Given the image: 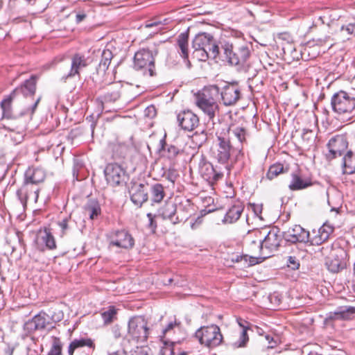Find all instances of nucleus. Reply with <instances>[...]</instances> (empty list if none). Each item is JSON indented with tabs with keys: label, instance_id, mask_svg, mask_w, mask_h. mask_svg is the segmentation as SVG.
<instances>
[{
	"label": "nucleus",
	"instance_id": "1",
	"mask_svg": "<svg viewBox=\"0 0 355 355\" xmlns=\"http://www.w3.org/2000/svg\"><path fill=\"white\" fill-rule=\"evenodd\" d=\"M159 44L149 43L140 48L133 58V69L140 71L144 76L153 77L157 75L155 57L159 53Z\"/></svg>",
	"mask_w": 355,
	"mask_h": 355
},
{
	"label": "nucleus",
	"instance_id": "2",
	"mask_svg": "<svg viewBox=\"0 0 355 355\" xmlns=\"http://www.w3.org/2000/svg\"><path fill=\"white\" fill-rule=\"evenodd\" d=\"M193 55L199 61L205 62L209 58L216 59L220 57V44H218L212 35L207 33H199L193 40Z\"/></svg>",
	"mask_w": 355,
	"mask_h": 355
},
{
	"label": "nucleus",
	"instance_id": "3",
	"mask_svg": "<svg viewBox=\"0 0 355 355\" xmlns=\"http://www.w3.org/2000/svg\"><path fill=\"white\" fill-rule=\"evenodd\" d=\"M220 44L219 58L227 61L231 65L243 66L251 55L250 45L248 44L234 46L227 41L220 42Z\"/></svg>",
	"mask_w": 355,
	"mask_h": 355
},
{
	"label": "nucleus",
	"instance_id": "4",
	"mask_svg": "<svg viewBox=\"0 0 355 355\" xmlns=\"http://www.w3.org/2000/svg\"><path fill=\"white\" fill-rule=\"evenodd\" d=\"M331 105L334 112L347 121H355V97L340 90L331 98Z\"/></svg>",
	"mask_w": 355,
	"mask_h": 355
},
{
	"label": "nucleus",
	"instance_id": "5",
	"mask_svg": "<svg viewBox=\"0 0 355 355\" xmlns=\"http://www.w3.org/2000/svg\"><path fill=\"white\" fill-rule=\"evenodd\" d=\"M212 90L219 93L220 87L216 85H210L209 89H203L196 97V105L211 120L214 119L216 113L219 112V105L210 94Z\"/></svg>",
	"mask_w": 355,
	"mask_h": 355
},
{
	"label": "nucleus",
	"instance_id": "6",
	"mask_svg": "<svg viewBox=\"0 0 355 355\" xmlns=\"http://www.w3.org/2000/svg\"><path fill=\"white\" fill-rule=\"evenodd\" d=\"M150 334L148 321L142 315H136L129 319L126 337L137 343L147 341Z\"/></svg>",
	"mask_w": 355,
	"mask_h": 355
},
{
	"label": "nucleus",
	"instance_id": "7",
	"mask_svg": "<svg viewBox=\"0 0 355 355\" xmlns=\"http://www.w3.org/2000/svg\"><path fill=\"white\" fill-rule=\"evenodd\" d=\"M195 337L201 345L209 348H214L220 345L223 338L220 329L216 324L200 327L196 331Z\"/></svg>",
	"mask_w": 355,
	"mask_h": 355
},
{
	"label": "nucleus",
	"instance_id": "8",
	"mask_svg": "<svg viewBox=\"0 0 355 355\" xmlns=\"http://www.w3.org/2000/svg\"><path fill=\"white\" fill-rule=\"evenodd\" d=\"M229 131L230 128L225 125V127L222 129V132H216L217 144L213 150V155L218 162L222 164H226L230 158L232 147L229 137H227V133H229Z\"/></svg>",
	"mask_w": 355,
	"mask_h": 355
},
{
	"label": "nucleus",
	"instance_id": "9",
	"mask_svg": "<svg viewBox=\"0 0 355 355\" xmlns=\"http://www.w3.org/2000/svg\"><path fill=\"white\" fill-rule=\"evenodd\" d=\"M110 245L120 248L131 249L135 245V239L130 233L125 230H112L107 234Z\"/></svg>",
	"mask_w": 355,
	"mask_h": 355
},
{
	"label": "nucleus",
	"instance_id": "10",
	"mask_svg": "<svg viewBox=\"0 0 355 355\" xmlns=\"http://www.w3.org/2000/svg\"><path fill=\"white\" fill-rule=\"evenodd\" d=\"M348 145L346 134L336 135L332 137L327 144L329 149V152L326 155L327 159L331 160L341 156L347 150Z\"/></svg>",
	"mask_w": 355,
	"mask_h": 355
},
{
	"label": "nucleus",
	"instance_id": "11",
	"mask_svg": "<svg viewBox=\"0 0 355 355\" xmlns=\"http://www.w3.org/2000/svg\"><path fill=\"white\" fill-rule=\"evenodd\" d=\"M104 173L107 182L112 187L125 183L126 172L117 164H107L104 170Z\"/></svg>",
	"mask_w": 355,
	"mask_h": 355
},
{
	"label": "nucleus",
	"instance_id": "12",
	"mask_svg": "<svg viewBox=\"0 0 355 355\" xmlns=\"http://www.w3.org/2000/svg\"><path fill=\"white\" fill-rule=\"evenodd\" d=\"M219 92L225 106L234 105L241 97V89L236 83H225Z\"/></svg>",
	"mask_w": 355,
	"mask_h": 355
},
{
	"label": "nucleus",
	"instance_id": "13",
	"mask_svg": "<svg viewBox=\"0 0 355 355\" xmlns=\"http://www.w3.org/2000/svg\"><path fill=\"white\" fill-rule=\"evenodd\" d=\"M37 248L40 251L54 250L57 248L55 239L50 228H40L35 239Z\"/></svg>",
	"mask_w": 355,
	"mask_h": 355
},
{
	"label": "nucleus",
	"instance_id": "14",
	"mask_svg": "<svg viewBox=\"0 0 355 355\" xmlns=\"http://www.w3.org/2000/svg\"><path fill=\"white\" fill-rule=\"evenodd\" d=\"M199 172L201 176L209 184H214L223 177V173L214 166L202 156L199 162Z\"/></svg>",
	"mask_w": 355,
	"mask_h": 355
},
{
	"label": "nucleus",
	"instance_id": "15",
	"mask_svg": "<svg viewBox=\"0 0 355 355\" xmlns=\"http://www.w3.org/2000/svg\"><path fill=\"white\" fill-rule=\"evenodd\" d=\"M283 239L289 243H311L310 233L300 225H295L282 232Z\"/></svg>",
	"mask_w": 355,
	"mask_h": 355
},
{
	"label": "nucleus",
	"instance_id": "16",
	"mask_svg": "<svg viewBox=\"0 0 355 355\" xmlns=\"http://www.w3.org/2000/svg\"><path fill=\"white\" fill-rule=\"evenodd\" d=\"M178 125L184 131H193L199 125V117L190 110L181 111L177 115Z\"/></svg>",
	"mask_w": 355,
	"mask_h": 355
},
{
	"label": "nucleus",
	"instance_id": "17",
	"mask_svg": "<svg viewBox=\"0 0 355 355\" xmlns=\"http://www.w3.org/2000/svg\"><path fill=\"white\" fill-rule=\"evenodd\" d=\"M129 193L132 203L141 207L148 200V184L134 182L129 189Z\"/></svg>",
	"mask_w": 355,
	"mask_h": 355
},
{
	"label": "nucleus",
	"instance_id": "18",
	"mask_svg": "<svg viewBox=\"0 0 355 355\" xmlns=\"http://www.w3.org/2000/svg\"><path fill=\"white\" fill-rule=\"evenodd\" d=\"M39 191V186L24 180L21 187L17 191V196L23 206H25L30 198L37 202Z\"/></svg>",
	"mask_w": 355,
	"mask_h": 355
},
{
	"label": "nucleus",
	"instance_id": "19",
	"mask_svg": "<svg viewBox=\"0 0 355 355\" xmlns=\"http://www.w3.org/2000/svg\"><path fill=\"white\" fill-rule=\"evenodd\" d=\"M178 207L175 203L166 202L158 210V215L164 220H169L173 225H176L187 219V214L180 216L177 214Z\"/></svg>",
	"mask_w": 355,
	"mask_h": 355
},
{
	"label": "nucleus",
	"instance_id": "20",
	"mask_svg": "<svg viewBox=\"0 0 355 355\" xmlns=\"http://www.w3.org/2000/svg\"><path fill=\"white\" fill-rule=\"evenodd\" d=\"M177 327L180 329L181 327V322L178 321L175 318L173 321H171L162 330V336H161V340L164 344V347L160 349L159 355H173V342L166 339V335L174 333V329Z\"/></svg>",
	"mask_w": 355,
	"mask_h": 355
},
{
	"label": "nucleus",
	"instance_id": "21",
	"mask_svg": "<svg viewBox=\"0 0 355 355\" xmlns=\"http://www.w3.org/2000/svg\"><path fill=\"white\" fill-rule=\"evenodd\" d=\"M87 66V60L85 55L76 53L71 57V68L69 71L61 77V80L66 83L67 80L73 78L76 76H80L82 69Z\"/></svg>",
	"mask_w": 355,
	"mask_h": 355
},
{
	"label": "nucleus",
	"instance_id": "22",
	"mask_svg": "<svg viewBox=\"0 0 355 355\" xmlns=\"http://www.w3.org/2000/svg\"><path fill=\"white\" fill-rule=\"evenodd\" d=\"M279 233V230L274 229L270 230L263 240L259 241L261 249L265 248L270 252L277 250L280 246L283 238L282 232Z\"/></svg>",
	"mask_w": 355,
	"mask_h": 355
},
{
	"label": "nucleus",
	"instance_id": "23",
	"mask_svg": "<svg viewBox=\"0 0 355 355\" xmlns=\"http://www.w3.org/2000/svg\"><path fill=\"white\" fill-rule=\"evenodd\" d=\"M96 345L94 340L91 338L85 336H80L74 338L69 345L67 352L69 355H74V352L82 348H87L88 353L93 352ZM89 355V354H87Z\"/></svg>",
	"mask_w": 355,
	"mask_h": 355
},
{
	"label": "nucleus",
	"instance_id": "24",
	"mask_svg": "<svg viewBox=\"0 0 355 355\" xmlns=\"http://www.w3.org/2000/svg\"><path fill=\"white\" fill-rule=\"evenodd\" d=\"M158 152L162 157L173 160L178 155L183 153V150L173 144H168L166 141V135L159 140Z\"/></svg>",
	"mask_w": 355,
	"mask_h": 355
},
{
	"label": "nucleus",
	"instance_id": "25",
	"mask_svg": "<svg viewBox=\"0 0 355 355\" xmlns=\"http://www.w3.org/2000/svg\"><path fill=\"white\" fill-rule=\"evenodd\" d=\"M166 196L165 187L161 183L150 185L148 189V199L151 205L160 204Z\"/></svg>",
	"mask_w": 355,
	"mask_h": 355
},
{
	"label": "nucleus",
	"instance_id": "26",
	"mask_svg": "<svg viewBox=\"0 0 355 355\" xmlns=\"http://www.w3.org/2000/svg\"><path fill=\"white\" fill-rule=\"evenodd\" d=\"M334 231V227L327 223H324L318 230L317 234L311 239V244L320 245L326 242Z\"/></svg>",
	"mask_w": 355,
	"mask_h": 355
},
{
	"label": "nucleus",
	"instance_id": "27",
	"mask_svg": "<svg viewBox=\"0 0 355 355\" xmlns=\"http://www.w3.org/2000/svg\"><path fill=\"white\" fill-rule=\"evenodd\" d=\"M313 184L310 178H302L298 171L292 173L291 180L288 188L291 191H298L306 189Z\"/></svg>",
	"mask_w": 355,
	"mask_h": 355
},
{
	"label": "nucleus",
	"instance_id": "28",
	"mask_svg": "<svg viewBox=\"0 0 355 355\" xmlns=\"http://www.w3.org/2000/svg\"><path fill=\"white\" fill-rule=\"evenodd\" d=\"M36 91V79L32 76L29 79L25 80L19 87L15 88L12 92L17 96L19 94H23L25 97L32 96Z\"/></svg>",
	"mask_w": 355,
	"mask_h": 355
},
{
	"label": "nucleus",
	"instance_id": "29",
	"mask_svg": "<svg viewBox=\"0 0 355 355\" xmlns=\"http://www.w3.org/2000/svg\"><path fill=\"white\" fill-rule=\"evenodd\" d=\"M45 178V171L41 168L29 167L24 174V180L37 186L44 180Z\"/></svg>",
	"mask_w": 355,
	"mask_h": 355
},
{
	"label": "nucleus",
	"instance_id": "30",
	"mask_svg": "<svg viewBox=\"0 0 355 355\" xmlns=\"http://www.w3.org/2000/svg\"><path fill=\"white\" fill-rule=\"evenodd\" d=\"M189 34L186 32L180 33L177 38V44L180 49V55L187 63L188 68H190L191 64L189 60V49H188Z\"/></svg>",
	"mask_w": 355,
	"mask_h": 355
},
{
	"label": "nucleus",
	"instance_id": "31",
	"mask_svg": "<svg viewBox=\"0 0 355 355\" xmlns=\"http://www.w3.org/2000/svg\"><path fill=\"white\" fill-rule=\"evenodd\" d=\"M244 207L241 202H237L229 208L223 219V223L232 224L236 222L243 211Z\"/></svg>",
	"mask_w": 355,
	"mask_h": 355
},
{
	"label": "nucleus",
	"instance_id": "32",
	"mask_svg": "<svg viewBox=\"0 0 355 355\" xmlns=\"http://www.w3.org/2000/svg\"><path fill=\"white\" fill-rule=\"evenodd\" d=\"M343 173L352 175L355 173V153L348 150L343 158Z\"/></svg>",
	"mask_w": 355,
	"mask_h": 355
},
{
	"label": "nucleus",
	"instance_id": "33",
	"mask_svg": "<svg viewBox=\"0 0 355 355\" xmlns=\"http://www.w3.org/2000/svg\"><path fill=\"white\" fill-rule=\"evenodd\" d=\"M355 313V307L351 306H339L334 313H330L331 319L348 320Z\"/></svg>",
	"mask_w": 355,
	"mask_h": 355
},
{
	"label": "nucleus",
	"instance_id": "34",
	"mask_svg": "<svg viewBox=\"0 0 355 355\" xmlns=\"http://www.w3.org/2000/svg\"><path fill=\"white\" fill-rule=\"evenodd\" d=\"M113 53L110 49H104L101 53V60L96 68L99 74H105L113 58Z\"/></svg>",
	"mask_w": 355,
	"mask_h": 355
},
{
	"label": "nucleus",
	"instance_id": "35",
	"mask_svg": "<svg viewBox=\"0 0 355 355\" xmlns=\"http://www.w3.org/2000/svg\"><path fill=\"white\" fill-rule=\"evenodd\" d=\"M85 210L92 220L96 218L101 213L100 204L95 199H90L87 201L85 206Z\"/></svg>",
	"mask_w": 355,
	"mask_h": 355
},
{
	"label": "nucleus",
	"instance_id": "36",
	"mask_svg": "<svg viewBox=\"0 0 355 355\" xmlns=\"http://www.w3.org/2000/svg\"><path fill=\"white\" fill-rule=\"evenodd\" d=\"M121 97L119 90L115 89L107 92L103 96L98 97L96 99V102L100 105V110L102 112L104 109L103 103L105 102H115Z\"/></svg>",
	"mask_w": 355,
	"mask_h": 355
},
{
	"label": "nucleus",
	"instance_id": "37",
	"mask_svg": "<svg viewBox=\"0 0 355 355\" xmlns=\"http://www.w3.org/2000/svg\"><path fill=\"white\" fill-rule=\"evenodd\" d=\"M118 309L114 306H109L101 313L105 324H109L117 319Z\"/></svg>",
	"mask_w": 355,
	"mask_h": 355
},
{
	"label": "nucleus",
	"instance_id": "38",
	"mask_svg": "<svg viewBox=\"0 0 355 355\" xmlns=\"http://www.w3.org/2000/svg\"><path fill=\"white\" fill-rule=\"evenodd\" d=\"M16 95L12 92L9 96L1 102L3 116L7 119L12 117V101Z\"/></svg>",
	"mask_w": 355,
	"mask_h": 355
},
{
	"label": "nucleus",
	"instance_id": "39",
	"mask_svg": "<svg viewBox=\"0 0 355 355\" xmlns=\"http://www.w3.org/2000/svg\"><path fill=\"white\" fill-rule=\"evenodd\" d=\"M288 168H284L282 163L277 162L271 165L266 175V178L272 180L277 178L279 174L287 172Z\"/></svg>",
	"mask_w": 355,
	"mask_h": 355
},
{
	"label": "nucleus",
	"instance_id": "40",
	"mask_svg": "<svg viewBox=\"0 0 355 355\" xmlns=\"http://www.w3.org/2000/svg\"><path fill=\"white\" fill-rule=\"evenodd\" d=\"M51 339V347L47 355H63V343H62L60 338L56 336H52Z\"/></svg>",
	"mask_w": 355,
	"mask_h": 355
},
{
	"label": "nucleus",
	"instance_id": "41",
	"mask_svg": "<svg viewBox=\"0 0 355 355\" xmlns=\"http://www.w3.org/2000/svg\"><path fill=\"white\" fill-rule=\"evenodd\" d=\"M239 325L242 327V330L240 333L239 340L235 342L233 345L235 347H244L249 340L248 330L249 327H244L241 323L239 322Z\"/></svg>",
	"mask_w": 355,
	"mask_h": 355
},
{
	"label": "nucleus",
	"instance_id": "42",
	"mask_svg": "<svg viewBox=\"0 0 355 355\" xmlns=\"http://www.w3.org/2000/svg\"><path fill=\"white\" fill-rule=\"evenodd\" d=\"M46 316L47 315L46 313L41 311L33 318V322L35 323V325L39 330L44 329L47 324H49Z\"/></svg>",
	"mask_w": 355,
	"mask_h": 355
},
{
	"label": "nucleus",
	"instance_id": "43",
	"mask_svg": "<svg viewBox=\"0 0 355 355\" xmlns=\"http://www.w3.org/2000/svg\"><path fill=\"white\" fill-rule=\"evenodd\" d=\"M71 222V216H67L59 220L57 225L60 229V236L62 237L66 235L71 229L70 223Z\"/></svg>",
	"mask_w": 355,
	"mask_h": 355
},
{
	"label": "nucleus",
	"instance_id": "44",
	"mask_svg": "<svg viewBox=\"0 0 355 355\" xmlns=\"http://www.w3.org/2000/svg\"><path fill=\"white\" fill-rule=\"evenodd\" d=\"M315 135L312 130L304 129L302 133V139L304 144L310 146L315 141Z\"/></svg>",
	"mask_w": 355,
	"mask_h": 355
},
{
	"label": "nucleus",
	"instance_id": "45",
	"mask_svg": "<svg viewBox=\"0 0 355 355\" xmlns=\"http://www.w3.org/2000/svg\"><path fill=\"white\" fill-rule=\"evenodd\" d=\"M162 177L174 184L179 177V173L174 168H169L164 172Z\"/></svg>",
	"mask_w": 355,
	"mask_h": 355
},
{
	"label": "nucleus",
	"instance_id": "46",
	"mask_svg": "<svg viewBox=\"0 0 355 355\" xmlns=\"http://www.w3.org/2000/svg\"><path fill=\"white\" fill-rule=\"evenodd\" d=\"M191 209V206L189 203V201L187 200L185 201V204L184 205L182 202L180 203L179 206L178 207L177 210V214H180V216H184L187 214V218L190 216V209Z\"/></svg>",
	"mask_w": 355,
	"mask_h": 355
},
{
	"label": "nucleus",
	"instance_id": "47",
	"mask_svg": "<svg viewBox=\"0 0 355 355\" xmlns=\"http://www.w3.org/2000/svg\"><path fill=\"white\" fill-rule=\"evenodd\" d=\"M328 270L332 272H338L340 270V263L338 259H329L326 261Z\"/></svg>",
	"mask_w": 355,
	"mask_h": 355
},
{
	"label": "nucleus",
	"instance_id": "48",
	"mask_svg": "<svg viewBox=\"0 0 355 355\" xmlns=\"http://www.w3.org/2000/svg\"><path fill=\"white\" fill-rule=\"evenodd\" d=\"M125 148L124 145L119 144H114L112 145V149L113 151V157L115 159L121 157L123 155V151Z\"/></svg>",
	"mask_w": 355,
	"mask_h": 355
},
{
	"label": "nucleus",
	"instance_id": "49",
	"mask_svg": "<svg viewBox=\"0 0 355 355\" xmlns=\"http://www.w3.org/2000/svg\"><path fill=\"white\" fill-rule=\"evenodd\" d=\"M232 134L235 137L238 139V140L243 143L245 140V130L241 127H236L232 130Z\"/></svg>",
	"mask_w": 355,
	"mask_h": 355
},
{
	"label": "nucleus",
	"instance_id": "50",
	"mask_svg": "<svg viewBox=\"0 0 355 355\" xmlns=\"http://www.w3.org/2000/svg\"><path fill=\"white\" fill-rule=\"evenodd\" d=\"M24 330L28 334H33L36 331H39L37 327L35 325V323L33 322V318L28 320L24 324Z\"/></svg>",
	"mask_w": 355,
	"mask_h": 355
},
{
	"label": "nucleus",
	"instance_id": "51",
	"mask_svg": "<svg viewBox=\"0 0 355 355\" xmlns=\"http://www.w3.org/2000/svg\"><path fill=\"white\" fill-rule=\"evenodd\" d=\"M147 217L148 218V223L147 225V227L148 229L150 230L152 233H155L157 227V222L155 219V215L151 213H148Z\"/></svg>",
	"mask_w": 355,
	"mask_h": 355
},
{
	"label": "nucleus",
	"instance_id": "52",
	"mask_svg": "<svg viewBox=\"0 0 355 355\" xmlns=\"http://www.w3.org/2000/svg\"><path fill=\"white\" fill-rule=\"evenodd\" d=\"M300 261L295 256H289L287 259V266L292 270H297L300 268Z\"/></svg>",
	"mask_w": 355,
	"mask_h": 355
},
{
	"label": "nucleus",
	"instance_id": "53",
	"mask_svg": "<svg viewBox=\"0 0 355 355\" xmlns=\"http://www.w3.org/2000/svg\"><path fill=\"white\" fill-rule=\"evenodd\" d=\"M41 100V96H39L33 103V104L28 108H27L25 111V114H29L30 116H33L35 113L38 104Z\"/></svg>",
	"mask_w": 355,
	"mask_h": 355
},
{
	"label": "nucleus",
	"instance_id": "54",
	"mask_svg": "<svg viewBox=\"0 0 355 355\" xmlns=\"http://www.w3.org/2000/svg\"><path fill=\"white\" fill-rule=\"evenodd\" d=\"M144 114L148 118H154L157 114L155 107L154 105L147 107L144 111Z\"/></svg>",
	"mask_w": 355,
	"mask_h": 355
},
{
	"label": "nucleus",
	"instance_id": "55",
	"mask_svg": "<svg viewBox=\"0 0 355 355\" xmlns=\"http://www.w3.org/2000/svg\"><path fill=\"white\" fill-rule=\"evenodd\" d=\"M342 31H346L347 35H352L355 33V24H349L341 27Z\"/></svg>",
	"mask_w": 355,
	"mask_h": 355
},
{
	"label": "nucleus",
	"instance_id": "56",
	"mask_svg": "<svg viewBox=\"0 0 355 355\" xmlns=\"http://www.w3.org/2000/svg\"><path fill=\"white\" fill-rule=\"evenodd\" d=\"M329 35H326L323 37H318L316 39H313V42L315 43L316 45L322 46L326 44L330 40Z\"/></svg>",
	"mask_w": 355,
	"mask_h": 355
},
{
	"label": "nucleus",
	"instance_id": "57",
	"mask_svg": "<svg viewBox=\"0 0 355 355\" xmlns=\"http://www.w3.org/2000/svg\"><path fill=\"white\" fill-rule=\"evenodd\" d=\"M121 328L119 325L116 324L112 328V333L114 338L118 339L121 337Z\"/></svg>",
	"mask_w": 355,
	"mask_h": 355
},
{
	"label": "nucleus",
	"instance_id": "58",
	"mask_svg": "<svg viewBox=\"0 0 355 355\" xmlns=\"http://www.w3.org/2000/svg\"><path fill=\"white\" fill-rule=\"evenodd\" d=\"M265 338L268 343V347L273 348L277 345V341L274 340L273 337L270 334H266Z\"/></svg>",
	"mask_w": 355,
	"mask_h": 355
},
{
	"label": "nucleus",
	"instance_id": "59",
	"mask_svg": "<svg viewBox=\"0 0 355 355\" xmlns=\"http://www.w3.org/2000/svg\"><path fill=\"white\" fill-rule=\"evenodd\" d=\"M252 209L257 216H259L262 212V207L258 205H252Z\"/></svg>",
	"mask_w": 355,
	"mask_h": 355
},
{
	"label": "nucleus",
	"instance_id": "60",
	"mask_svg": "<svg viewBox=\"0 0 355 355\" xmlns=\"http://www.w3.org/2000/svg\"><path fill=\"white\" fill-rule=\"evenodd\" d=\"M149 351V349L141 348L135 352V355H150Z\"/></svg>",
	"mask_w": 355,
	"mask_h": 355
},
{
	"label": "nucleus",
	"instance_id": "61",
	"mask_svg": "<svg viewBox=\"0 0 355 355\" xmlns=\"http://www.w3.org/2000/svg\"><path fill=\"white\" fill-rule=\"evenodd\" d=\"M85 17H86V15H85V14H78V15H76V22L77 23L81 22L83 20L85 19Z\"/></svg>",
	"mask_w": 355,
	"mask_h": 355
},
{
	"label": "nucleus",
	"instance_id": "62",
	"mask_svg": "<svg viewBox=\"0 0 355 355\" xmlns=\"http://www.w3.org/2000/svg\"><path fill=\"white\" fill-rule=\"evenodd\" d=\"M14 352V348L8 346L4 349V353L6 355H12Z\"/></svg>",
	"mask_w": 355,
	"mask_h": 355
},
{
	"label": "nucleus",
	"instance_id": "63",
	"mask_svg": "<svg viewBox=\"0 0 355 355\" xmlns=\"http://www.w3.org/2000/svg\"><path fill=\"white\" fill-rule=\"evenodd\" d=\"M247 259H248V256L247 255H244V256H236V257L235 258V259H232L233 261H235L236 262H239V261H241L242 260H245V261H247Z\"/></svg>",
	"mask_w": 355,
	"mask_h": 355
},
{
	"label": "nucleus",
	"instance_id": "64",
	"mask_svg": "<svg viewBox=\"0 0 355 355\" xmlns=\"http://www.w3.org/2000/svg\"><path fill=\"white\" fill-rule=\"evenodd\" d=\"M108 355H128V354L125 351L121 350V351H116V352H114L112 353H110Z\"/></svg>",
	"mask_w": 355,
	"mask_h": 355
}]
</instances>
